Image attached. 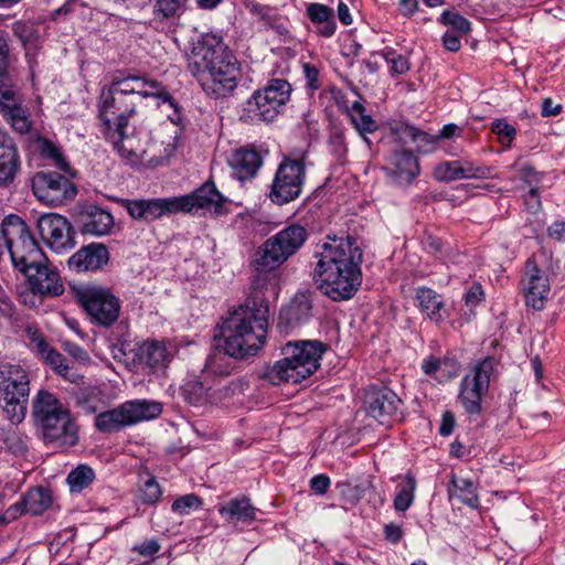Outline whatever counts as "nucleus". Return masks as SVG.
<instances>
[{
	"label": "nucleus",
	"instance_id": "nucleus-34",
	"mask_svg": "<svg viewBox=\"0 0 565 565\" xmlns=\"http://www.w3.org/2000/svg\"><path fill=\"white\" fill-rule=\"evenodd\" d=\"M212 387L205 385L199 380H189L182 386V395L184 399L192 405H202L209 401L216 399V392H211Z\"/></svg>",
	"mask_w": 565,
	"mask_h": 565
},
{
	"label": "nucleus",
	"instance_id": "nucleus-31",
	"mask_svg": "<svg viewBox=\"0 0 565 565\" xmlns=\"http://www.w3.org/2000/svg\"><path fill=\"white\" fill-rule=\"evenodd\" d=\"M104 132L118 153L130 163L138 162L146 152L137 146L136 138L128 135L127 128H122L119 131L104 128Z\"/></svg>",
	"mask_w": 565,
	"mask_h": 565
},
{
	"label": "nucleus",
	"instance_id": "nucleus-18",
	"mask_svg": "<svg viewBox=\"0 0 565 565\" xmlns=\"http://www.w3.org/2000/svg\"><path fill=\"white\" fill-rule=\"evenodd\" d=\"M38 227L43 241L55 252L74 247L73 230L66 217L54 213L42 215Z\"/></svg>",
	"mask_w": 565,
	"mask_h": 565
},
{
	"label": "nucleus",
	"instance_id": "nucleus-4",
	"mask_svg": "<svg viewBox=\"0 0 565 565\" xmlns=\"http://www.w3.org/2000/svg\"><path fill=\"white\" fill-rule=\"evenodd\" d=\"M268 311L263 300H248L230 313L222 327L223 350L228 356L244 359L258 352L266 340Z\"/></svg>",
	"mask_w": 565,
	"mask_h": 565
},
{
	"label": "nucleus",
	"instance_id": "nucleus-50",
	"mask_svg": "<svg viewBox=\"0 0 565 565\" xmlns=\"http://www.w3.org/2000/svg\"><path fill=\"white\" fill-rule=\"evenodd\" d=\"M434 177L438 181H455V180H461L460 178V170H459V161H444L436 166L434 170Z\"/></svg>",
	"mask_w": 565,
	"mask_h": 565
},
{
	"label": "nucleus",
	"instance_id": "nucleus-40",
	"mask_svg": "<svg viewBox=\"0 0 565 565\" xmlns=\"http://www.w3.org/2000/svg\"><path fill=\"white\" fill-rule=\"evenodd\" d=\"M403 135L415 142L417 150L424 153L433 152L439 141V136L422 131L411 125L404 126Z\"/></svg>",
	"mask_w": 565,
	"mask_h": 565
},
{
	"label": "nucleus",
	"instance_id": "nucleus-16",
	"mask_svg": "<svg viewBox=\"0 0 565 565\" xmlns=\"http://www.w3.org/2000/svg\"><path fill=\"white\" fill-rule=\"evenodd\" d=\"M179 212L198 214L200 211L211 215L228 212V200L216 189L214 182L206 181L190 194L177 196Z\"/></svg>",
	"mask_w": 565,
	"mask_h": 565
},
{
	"label": "nucleus",
	"instance_id": "nucleus-26",
	"mask_svg": "<svg viewBox=\"0 0 565 565\" xmlns=\"http://www.w3.org/2000/svg\"><path fill=\"white\" fill-rule=\"evenodd\" d=\"M311 316L312 303L310 298L305 294H298L280 310L278 327L284 331H289L307 323Z\"/></svg>",
	"mask_w": 565,
	"mask_h": 565
},
{
	"label": "nucleus",
	"instance_id": "nucleus-11",
	"mask_svg": "<svg viewBox=\"0 0 565 565\" xmlns=\"http://www.w3.org/2000/svg\"><path fill=\"white\" fill-rule=\"evenodd\" d=\"M162 405L147 399L127 401L118 407L102 412L95 418V426L104 433L117 431L143 420H151L160 416Z\"/></svg>",
	"mask_w": 565,
	"mask_h": 565
},
{
	"label": "nucleus",
	"instance_id": "nucleus-54",
	"mask_svg": "<svg viewBox=\"0 0 565 565\" xmlns=\"http://www.w3.org/2000/svg\"><path fill=\"white\" fill-rule=\"evenodd\" d=\"M45 298L47 297L36 292L35 290H32V288H30L29 286L25 290H22L19 294V301L29 308H38L39 306L42 305Z\"/></svg>",
	"mask_w": 565,
	"mask_h": 565
},
{
	"label": "nucleus",
	"instance_id": "nucleus-38",
	"mask_svg": "<svg viewBox=\"0 0 565 565\" xmlns=\"http://www.w3.org/2000/svg\"><path fill=\"white\" fill-rule=\"evenodd\" d=\"M95 471L87 465H78L67 475L66 482L72 493L82 492L95 480Z\"/></svg>",
	"mask_w": 565,
	"mask_h": 565
},
{
	"label": "nucleus",
	"instance_id": "nucleus-24",
	"mask_svg": "<svg viewBox=\"0 0 565 565\" xmlns=\"http://www.w3.org/2000/svg\"><path fill=\"white\" fill-rule=\"evenodd\" d=\"M20 169L18 147L8 131L0 127V186L12 184Z\"/></svg>",
	"mask_w": 565,
	"mask_h": 565
},
{
	"label": "nucleus",
	"instance_id": "nucleus-37",
	"mask_svg": "<svg viewBox=\"0 0 565 565\" xmlns=\"http://www.w3.org/2000/svg\"><path fill=\"white\" fill-rule=\"evenodd\" d=\"M417 482L415 477L408 472L403 482L397 486V492L394 498V509L397 512L407 511L414 502Z\"/></svg>",
	"mask_w": 565,
	"mask_h": 565
},
{
	"label": "nucleus",
	"instance_id": "nucleus-7",
	"mask_svg": "<svg viewBox=\"0 0 565 565\" xmlns=\"http://www.w3.org/2000/svg\"><path fill=\"white\" fill-rule=\"evenodd\" d=\"M4 252L9 253L13 267L20 273L46 258L26 223L14 214L6 216L0 224V258Z\"/></svg>",
	"mask_w": 565,
	"mask_h": 565
},
{
	"label": "nucleus",
	"instance_id": "nucleus-55",
	"mask_svg": "<svg viewBox=\"0 0 565 565\" xmlns=\"http://www.w3.org/2000/svg\"><path fill=\"white\" fill-rule=\"evenodd\" d=\"M520 178L526 182L531 188L541 182L543 173L537 172L531 164L523 163L519 169Z\"/></svg>",
	"mask_w": 565,
	"mask_h": 565
},
{
	"label": "nucleus",
	"instance_id": "nucleus-45",
	"mask_svg": "<svg viewBox=\"0 0 565 565\" xmlns=\"http://www.w3.org/2000/svg\"><path fill=\"white\" fill-rule=\"evenodd\" d=\"M78 401L83 408L89 413H95L103 407V394L98 387H87L81 391Z\"/></svg>",
	"mask_w": 565,
	"mask_h": 565
},
{
	"label": "nucleus",
	"instance_id": "nucleus-53",
	"mask_svg": "<svg viewBox=\"0 0 565 565\" xmlns=\"http://www.w3.org/2000/svg\"><path fill=\"white\" fill-rule=\"evenodd\" d=\"M307 17L315 24L326 22L333 18V11L326 4L322 3H310L307 6Z\"/></svg>",
	"mask_w": 565,
	"mask_h": 565
},
{
	"label": "nucleus",
	"instance_id": "nucleus-58",
	"mask_svg": "<svg viewBox=\"0 0 565 565\" xmlns=\"http://www.w3.org/2000/svg\"><path fill=\"white\" fill-rule=\"evenodd\" d=\"M303 73L307 81V87L315 92L320 88V82H319V70L310 63L303 64Z\"/></svg>",
	"mask_w": 565,
	"mask_h": 565
},
{
	"label": "nucleus",
	"instance_id": "nucleus-41",
	"mask_svg": "<svg viewBox=\"0 0 565 565\" xmlns=\"http://www.w3.org/2000/svg\"><path fill=\"white\" fill-rule=\"evenodd\" d=\"M226 352L223 350L211 354L205 363L203 371L204 381H207L210 375L226 376L233 370V363L230 361Z\"/></svg>",
	"mask_w": 565,
	"mask_h": 565
},
{
	"label": "nucleus",
	"instance_id": "nucleus-51",
	"mask_svg": "<svg viewBox=\"0 0 565 565\" xmlns=\"http://www.w3.org/2000/svg\"><path fill=\"white\" fill-rule=\"evenodd\" d=\"M12 31L14 35L23 43L31 44L35 42L39 38V33L36 26L32 22L26 21H15L12 24Z\"/></svg>",
	"mask_w": 565,
	"mask_h": 565
},
{
	"label": "nucleus",
	"instance_id": "nucleus-28",
	"mask_svg": "<svg viewBox=\"0 0 565 565\" xmlns=\"http://www.w3.org/2000/svg\"><path fill=\"white\" fill-rule=\"evenodd\" d=\"M51 505V497L43 488L29 490L20 503L11 505L6 511V519H15L23 512L32 515L42 514Z\"/></svg>",
	"mask_w": 565,
	"mask_h": 565
},
{
	"label": "nucleus",
	"instance_id": "nucleus-25",
	"mask_svg": "<svg viewBox=\"0 0 565 565\" xmlns=\"http://www.w3.org/2000/svg\"><path fill=\"white\" fill-rule=\"evenodd\" d=\"M234 174L242 181L254 178L263 164L260 151L253 145L234 150L227 159Z\"/></svg>",
	"mask_w": 565,
	"mask_h": 565
},
{
	"label": "nucleus",
	"instance_id": "nucleus-9",
	"mask_svg": "<svg viewBox=\"0 0 565 565\" xmlns=\"http://www.w3.org/2000/svg\"><path fill=\"white\" fill-rule=\"evenodd\" d=\"M30 381L19 365H0V408L12 425L21 424L26 415Z\"/></svg>",
	"mask_w": 565,
	"mask_h": 565
},
{
	"label": "nucleus",
	"instance_id": "nucleus-15",
	"mask_svg": "<svg viewBox=\"0 0 565 565\" xmlns=\"http://www.w3.org/2000/svg\"><path fill=\"white\" fill-rule=\"evenodd\" d=\"M68 177L52 171H39L32 178V191L40 201L49 205L63 204L74 199L77 193Z\"/></svg>",
	"mask_w": 565,
	"mask_h": 565
},
{
	"label": "nucleus",
	"instance_id": "nucleus-47",
	"mask_svg": "<svg viewBox=\"0 0 565 565\" xmlns=\"http://www.w3.org/2000/svg\"><path fill=\"white\" fill-rule=\"evenodd\" d=\"M162 495V490L154 477H148L140 487V500L145 504L157 503Z\"/></svg>",
	"mask_w": 565,
	"mask_h": 565
},
{
	"label": "nucleus",
	"instance_id": "nucleus-30",
	"mask_svg": "<svg viewBox=\"0 0 565 565\" xmlns=\"http://www.w3.org/2000/svg\"><path fill=\"white\" fill-rule=\"evenodd\" d=\"M391 174L399 184H408L419 174V164L413 152L403 150L391 157Z\"/></svg>",
	"mask_w": 565,
	"mask_h": 565
},
{
	"label": "nucleus",
	"instance_id": "nucleus-43",
	"mask_svg": "<svg viewBox=\"0 0 565 565\" xmlns=\"http://www.w3.org/2000/svg\"><path fill=\"white\" fill-rule=\"evenodd\" d=\"M380 55L390 64L392 75H403L411 68L408 58L403 54L396 53V51L391 47L384 49Z\"/></svg>",
	"mask_w": 565,
	"mask_h": 565
},
{
	"label": "nucleus",
	"instance_id": "nucleus-62",
	"mask_svg": "<svg viewBox=\"0 0 565 565\" xmlns=\"http://www.w3.org/2000/svg\"><path fill=\"white\" fill-rule=\"evenodd\" d=\"M460 36V34H457L452 31H447L443 38L445 47L450 52L459 51L461 47Z\"/></svg>",
	"mask_w": 565,
	"mask_h": 565
},
{
	"label": "nucleus",
	"instance_id": "nucleus-22",
	"mask_svg": "<svg viewBox=\"0 0 565 565\" xmlns=\"http://www.w3.org/2000/svg\"><path fill=\"white\" fill-rule=\"evenodd\" d=\"M122 205L135 220L153 221L163 215L179 212L178 198H158L150 200H125Z\"/></svg>",
	"mask_w": 565,
	"mask_h": 565
},
{
	"label": "nucleus",
	"instance_id": "nucleus-39",
	"mask_svg": "<svg viewBox=\"0 0 565 565\" xmlns=\"http://www.w3.org/2000/svg\"><path fill=\"white\" fill-rule=\"evenodd\" d=\"M348 114L354 128L361 135L377 130L376 121L365 113V108L360 102H354L348 109Z\"/></svg>",
	"mask_w": 565,
	"mask_h": 565
},
{
	"label": "nucleus",
	"instance_id": "nucleus-19",
	"mask_svg": "<svg viewBox=\"0 0 565 565\" xmlns=\"http://www.w3.org/2000/svg\"><path fill=\"white\" fill-rule=\"evenodd\" d=\"M521 285L526 306L542 310L550 294V281L534 259H527Z\"/></svg>",
	"mask_w": 565,
	"mask_h": 565
},
{
	"label": "nucleus",
	"instance_id": "nucleus-57",
	"mask_svg": "<svg viewBox=\"0 0 565 565\" xmlns=\"http://www.w3.org/2000/svg\"><path fill=\"white\" fill-rule=\"evenodd\" d=\"M8 45L6 40L0 35V85L11 82V77L7 72Z\"/></svg>",
	"mask_w": 565,
	"mask_h": 565
},
{
	"label": "nucleus",
	"instance_id": "nucleus-29",
	"mask_svg": "<svg viewBox=\"0 0 565 565\" xmlns=\"http://www.w3.org/2000/svg\"><path fill=\"white\" fill-rule=\"evenodd\" d=\"M81 226L84 234L107 235L114 226V217L108 211L89 205L81 213Z\"/></svg>",
	"mask_w": 565,
	"mask_h": 565
},
{
	"label": "nucleus",
	"instance_id": "nucleus-2",
	"mask_svg": "<svg viewBox=\"0 0 565 565\" xmlns=\"http://www.w3.org/2000/svg\"><path fill=\"white\" fill-rule=\"evenodd\" d=\"M154 97L159 105L177 110V103L161 83L142 76H115L100 92L99 117L104 128L119 131L128 127L131 117L137 114L142 100Z\"/></svg>",
	"mask_w": 565,
	"mask_h": 565
},
{
	"label": "nucleus",
	"instance_id": "nucleus-12",
	"mask_svg": "<svg viewBox=\"0 0 565 565\" xmlns=\"http://www.w3.org/2000/svg\"><path fill=\"white\" fill-rule=\"evenodd\" d=\"M305 180L303 160L285 158L276 170L269 193L270 200L276 204L296 200L302 192Z\"/></svg>",
	"mask_w": 565,
	"mask_h": 565
},
{
	"label": "nucleus",
	"instance_id": "nucleus-14",
	"mask_svg": "<svg viewBox=\"0 0 565 565\" xmlns=\"http://www.w3.org/2000/svg\"><path fill=\"white\" fill-rule=\"evenodd\" d=\"M79 300L92 321L102 327L113 326L120 313V301L109 290L90 287L79 294Z\"/></svg>",
	"mask_w": 565,
	"mask_h": 565
},
{
	"label": "nucleus",
	"instance_id": "nucleus-17",
	"mask_svg": "<svg viewBox=\"0 0 565 565\" xmlns=\"http://www.w3.org/2000/svg\"><path fill=\"white\" fill-rule=\"evenodd\" d=\"M177 353L171 342L146 340L135 349L134 362L145 373H163Z\"/></svg>",
	"mask_w": 565,
	"mask_h": 565
},
{
	"label": "nucleus",
	"instance_id": "nucleus-1",
	"mask_svg": "<svg viewBox=\"0 0 565 565\" xmlns=\"http://www.w3.org/2000/svg\"><path fill=\"white\" fill-rule=\"evenodd\" d=\"M315 257L313 279L321 292L334 301L352 298L362 282L363 252L356 239L327 236Z\"/></svg>",
	"mask_w": 565,
	"mask_h": 565
},
{
	"label": "nucleus",
	"instance_id": "nucleus-42",
	"mask_svg": "<svg viewBox=\"0 0 565 565\" xmlns=\"http://www.w3.org/2000/svg\"><path fill=\"white\" fill-rule=\"evenodd\" d=\"M189 0H156L153 14L161 20L179 18L185 10Z\"/></svg>",
	"mask_w": 565,
	"mask_h": 565
},
{
	"label": "nucleus",
	"instance_id": "nucleus-36",
	"mask_svg": "<svg viewBox=\"0 0 565 565\" xmlns=\"http://www.w3.org/2000/svg\"><path fill=\"white\" fill-rule=\"evenodd\" d=\"M39 152L43 158L50 159L53 164L71 178L75 177L76 172L65 159L61 148L49 139L39 140Z\"/></svg>",
	"mask_w": 565,
	"mask_h": 565
},
{
	"label": "nucleus",
	"instance_id": "nucleus-23",
	"mask_svg": "<svg viewBox=\"0 0 565 565\" xmlns=\"http://www.w3.org/2000/svg\"><path fill=\"white\" fill-rule=\"evenodd\" d=\"M401 403L398 396L390 388H373L366 394L365 408L371 417L385 424L397 416Z\"/></svg>",
	"mask_w": 565,
	"mask_h": 565
},
{
	"label": "nucleus",
	"instance_id": "nucleus-61",
	"mask_svg": "<svg viewBox=\"0 0 565 565\" xmlns=\"http://www.w3.org/2000/svg\"><path fill=\"white\" fill-rule=\"evenodd\" d=\"M456 419L451 412H445L441 417V424L439 427V434L441 436H449L455 428Z\"/></svg>",
	"mask_w": 565,
	"mask_h": 565
},
{
	"label": "nucleus",
	"instance_id": "nucleus-35",
	"mask_svg": "<svg viewBox=\"0 0 565 565\" xmlns=\"http://www.w3.org/2000/svg\"><path fill=\"white\" fill-rule=\"evenodd\" d=\"M452 489L449 491L451 498L459 500L470 508H478L479 498L473 481L465 478H452Z\"/></svg>",
	"mask_w": 565,
	"mask_h": 565
},
{
	"label": "nucleus",
	"instance_id": "nucleus-48",
	"mask_svg": "<svg viewBox=\"0 0 565 565\" xmlns=\"http://www.w3.org/2000/svg\"><path fill=\"white\" fill-rule=\"evenodd\" d=\"M458 161L461 179H487L491 175V169L489 167L478 166L466 159Z\"/></svg>",
	"mask_w": 565,
	"mask_h": 565
},
{
	"label": "nucleus",
	"instance_id": "nucleus-52",
	"mask_svg": "<svg viewBox=\"0 0 565 565\" xmlns=\"http://www.w3.org/2000/svg\"><path fill=\"white\" fill-rule=\"evenodd\" d=\"M491 129L502 145H510L516 135L515 128L504 119L494 120Z\"/></svg>",
	"mask_w": 565,
	"mask_h": 565
},
{
	"label": "nucleus",
	"instance_id": "nucleus-27",
	"mask_svg": "<svg viewBox=\"0 0 565 565\" xmlns=\"http://www.w3.org/2000/svg\"><path fill=\"white\" fill-rule=\"evenodd\" d=\"M108 260L109 253L107 247L100 243H92L73 254L67 264L75 271H93L105 266Z\"/></svg>",
	"mask_w": 565,
	"mask_h": 565
},
{
	"label": "nucleus",
	"instance_id": "nucleus-32",
	"mask_svg": "<svg viewBox=\"0 0 565 565\" xmlns=\"http://www.w3.org/2000/svg\"><path fill=\"white\" fill-rule=\"evenodd\" d=\"M218 513L231 523H249L256 518V509L252 505L249 499L234 498L225 503L218 504Z\"/></svg>",
	"mask_w": 565,
	"mask_h": 565
},
{
	"label": "nucleus",
	"instance_id": "nucleus-13",
	"mask_svg": "<svg viewBox=\"0 0 565 565\" xmlns=\"http://www.w3.org/2000/svg\"><path fill=\"white\" fill-rule=\"evenodd\" d=\"M494 365L493 359L486 358L477 362L462 379L458 401L467 413H480L481 401L489 390Z\"/></svg>",
	"mask_w": 565,
	"mask_h": 565
},
{
	"label": "nucleus",
	"instance_id": "nucleus-6",
	"mask_svg": "<svg viewBox=\"0 0 565 565\" xmlns=\"http://www.w3.org/2000/svg\"><path fill=\"white\" fill-rule=\"evenodd\" d=\"M32 415L41 427L44 440L58 447H72L78 441L77 427L68 409L57 397L44 390L33 398Z\"/></svg>",
	"mask_w": 565,
	"mask_h": 565
},
{
	"label": "nucleus",
	"instance_id": "nucleus-3",
	"mask_svg": "<svg viewBox=\"0 0 565 565\" xmlns=\"http://www.w3.org/2000/svg\"><path fill=\"white\" fill-rule=\"evenodd\" d=\"M188 68L213 98L230 95L238 84L239 70L221 36L203 34L192 43Z\"/></svg>",
	"mask_w": 565,
	"mask_h": 565
},
{
	"label": "nucleus",
	"instance_id": "nucleus-56",
	"mask_svg": "<svg viewBox=\"0 0 565 565\" xmlns=\"http://www.w3.org/2000/svg\"><path fill=\"white\" fill-rule=\"evenodd\" d=\"M161 546L156 539L145 541L132 547V552L140 554L143 557H152L160 551Z\"/></svg>",
	"mask_w": 565,
	"mask_h": 565
},
{
	"label": "nucleus",
	"instance_id": "nucleus-10",
	"mask_svg": "<svg viewBox=\"0 0 565 565\" xmlns=\"http://www.w3.org/2000/svg\"><path fill=\"white\" fill-rule=\"evenodd\" d=\"M291 85L282 78H273L263 89L254 92L246 102L242 118L247 122L271 121L289 100Z\"/></svg>",
	"mask_w": 565,
	"mask_h": 565
},
{
	"label": "nucleus",
	"instance_id": "nucleus-59",
	"mask_svg": "<svg viewBox=\"0 0 565 565\" xmlns=\"http://www.w3.org/2000/svg\"><path fill=\"white\" fill-rule=\"evenodd\" d=\"M483 290L480 285H473L465 296L466 305L475 307L483 300Z\"/></svg>",
	"mask_w": 565,
	"mask_h": 565
},
{
	"label": "nucleus",
	"instance_id": "nucleus-5",
	"mask_svg": "<svg viewBox=\"0 0 565 565\" xmlns=\"http://www.w3.org/2000/svg\"><path fill=\"white\" fill-rule=\"evenodd\" d=\"M327 345L318 340H298L286 343L284 358L267 367L263 377L273 385L297 384L311 376L320 366Z\"/></svg>",
	"mask_w": 565,
	"mask_h": 565
},
{
	"label": "nucleus",
	"instance_id": "nucleus-49",
	"mask_svg": "<svg viewBox=\"0 0 565 565\" xmlns=\"http://www.w3.org/2000/svg\"><path fill=\"white\" fill-rule=\"evenodd\" d=\"M41 356L57 374L65 379H71L68 375L71 367L65 363V358L60 352L50 347L46 352L41 354Z\"/></svg>",
	"mask_w": 565,
	"mask_h": 565
},
{
	"label": "nucleus",
	"instance_id": "nucleus-21",
	"mask_svg": "<svg viewBox=\"0 0 565 565\" xmlns=\"http://www.w3.org/2000/svg\"><path fill=\"white\" fill-rule=\"evenodd\" d=\"M22 274L26 277L28 286L39 294L54 298L64 292V285L58 271L49 264L46 258Z\"/></svg>",
	"mask_w": 565,
	"mask_h": 565
},
{
	"label": "nucleus",
	"instance_id": "nucleus-46",
	"mask_svg": "<svg viewBox=\"0 0 565 565\" xmlns=\"http://www.w3.org/2000/svg\"><path fill=\"white\" fill-rule=\"evenodd\" d=\"M439 21L443 24L452 26V32L460 35H463L470 31V22L465 17L455 11L445 10L440 15Z\"/></svg>",
	"mask_w": 565,
	"mask_h": 565
},
{
	"label": "nucleus",
	"instance_id": "nucleus-64",
	"mask_svg": "<svg viewBox=\"0 0 565 565\" xmlns=\"http://www.w3.org/2000/svg\"><path fill=\"white\" fill-rule=\"evenodd\" d=\"M548 236L558 242L565 241V221H555L547 228Z\"/></svg>",
	"mask_w": 565,
	"mask_h": 565
},
{
	"label": "nucleus",
	"instance_id": "nucleus-33",
	"mask_svg": "<svg viewBox=\"0 0 565 565\" xmlns=\"http://www.w3.org/2000/svg\"><path fill=\"white\" fill-rule=\"evenodd\" d=\"M416 300L420 311L426 315L428 319L438 323L443 321L444 301L441 296L435 290L422 287L416 290Z\"/></svg>",
	"mask_w": 565,
	"mask_h": 565
},
{
	"label": "nucleus",
	"instance_id": "nucleus-60",
	"mask_svg": "<svg viewBox=\"0 0 565 565\" xmlns=\"http://www.w3.org/2000/svg\"><path fill=\"white\" fill-rule=\"evenodd\" d=\"M311 489L318 494H324L330 487V478L326 475H317L310 480Z\"/></svg>",
	"mask_w": 565,
	"mask_h": 565
},
{
	"label": "nucleus",
	"instance_id": "nucleus-8",
	"mask_svg": "<svg viewBox=\"0 0 565 565\" xmlns=\"http://www.w3.org/2000/svg\"><path fill=\"white\" fill-rule=\"evenodd\" d=\"M308 239L305 226L291 224L267 238L256 250L252 262L258 273H269L295 255Z\"/></svg>",
	"mask_w": 565,
	"mask_h": 565
},
{
	"label": "nucleus",
	"instance_id": "nucleus-20",
	"mask_svg": "<svg viewBox=\"0 0 565 565\" xmlns=\"http://www.w3.org/2000/svg\"><path fill=\"white\" fill-rule=\"evenodd\" d=\"M0 113L20 132L26 134L31 128L28 110L22 106V98L14 89L12 81L0 85Z\"/></svg>",
	"mask_w": 565,
	"mask_h": 565
},
{
	"label": "nucleus",
	"instance_id": "nucleus-44",
	"mask_svg": "<svg viewBox=\"0 0 565 565\" xmlns=\"http://www.w3.org/2000/svg\"><path fill=\"white\" fill-rule=\"evenodd\" d=\"M202 499L194 494H184L175 499L171 505L173 513L178 515H189L192 511H196L202 507Z\"/></svg>",
	"mask_w": 565,
	"mask_h": 565
},
{
	"label": "nucleus",
	"instance_id": "nucleus-63",
	"mask_svg": "<svg viewBox=\"0 0 565 565\" xmlns=\"http://www.w3.org/2000/svg\"><path fill=\"white\" fill-rule=\"evenodd\" d=\"M384 536L388 542L396 544L403 536V530L395 523L386 524L384 527Z\"/></svg>",
	"mask_w": 565,
	"mask_h": 565
}]
</instances>
